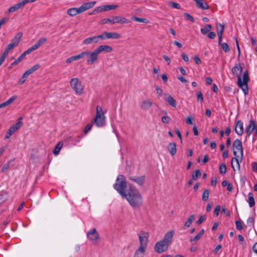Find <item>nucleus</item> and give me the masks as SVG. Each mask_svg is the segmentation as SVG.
I'll return each mask as SVG.
<instances>
[{"instance_id": "1", "label": "nucleus", "mask_w": 257, "mask_h": 257, "mask_svg": "<svg viewBox=\"0 0 257 257\" xmlns=\"http://www.w3.org/2000/svg\"><path fill=\"white\" fill-rule=\"evenodd\" d=\"M233 74L236 75L237 78V85L238 87L242 89L245 95L247 94L248 92L247 83L249 80L247 71H245L243 73L242 81L241 74L242 72V66L240 64H236L231 69Z\"/></svg>"}, {"instance_id": "2", "label": "nucleus", "mask_w": 257, "mask_h": 257, "mask_svg": "<svg viewBox=\"0 0 257 257\" xmlns=\"http://www.w3.org/2000/svg\"><path fill=\"white\" fill-rule=\"evenodd\" d=\"M122 198L126 199L133 207L139 208L143 203V198L141 194L135 187L132 185L129 186V188L126 190L125 196H123Z\"/></svg>"}, {"instance_id": "3", "label": "nucleus", "mask_w": 257, "mask_h": 257, "mask_svg": "<svg viewBox=\"0 0 257 257\" xmlns=\"http://www.w3.org/2000/svg\"><path fill=\"white\" fill-rule=\"evenodd\" d=\"M174 231L171 230L168 231L164 235L163 239L156 242L154 249L156 252L162 253L166 251L172 241Z\"/></svg>"}, {"instance_id": "4", "label": "nucleus", "mask_w": 257, "mask_h": 257, "mask_svg": "<svg viewBox=\"0 0 257 257\" xmlns=\"http://www.w3.org/2000/svg\"><path fill=\"white\" fill-rule=\"evenodd\" d=\"M105 119L106 117L102 108L97 105L96 108L95 115L92 120V123H94L97 127H101L105 124Z\"/></svg>"}, {"instance_id": "5", "label": "nucleus", "mask_w": 257, "mask_h": 257, "mask_svg": "<svg viewBox=\"0 0 257 257\" xmlns=\"http://www.w3.org/2000/svg\"><path fill=\"white\" fill-rule=\"evenodd\" d=\"M113 187L122 197L125 196V194L126 193V191L125 190L126 188V182L125 181V178L123 175L118 176L116 183L114 184Z\"/></svg>"}, {"instance_id": "6", "label": "nucleus", "mask_w": 257, "mask_h": 257, "mask_svg": "<svg viewBox=\"0 0 257 257\" xmlns=\"http://www.w3.org/2000/svg\"><path fill=\"white\" fill-rule=\"evenodd\" d=\"M130 21L126 18L121 16H114L111 18H104L101 20L99 24L104 25L107 23H110L111 24H114L116 23H119L121 24H128Z\"/></svg>"}, {"instance_id": "7", "label": "nucleus", "mask_w": 257, "mask_h": 257, "mask_svg": "<svg viewBox=\"0 0 257 257\" xmlns=\"http://www.w3.org/2000/svg\"><path fill=\"white\" fill-rule=\"evenodd\" d=\"M70 85L76 94L81 95L83 93L84 87L78 78H72L70 81Z\"/></svg>"}, {"instance_id": "8", "label": "nucleus", "mask_w": 257, "mask_h": 257, "mask_svg": "<svg viewBox=\"0 0 257 257\" xmlns=\"http://www.w3.org/2000/svg\"><path fill=\"white\" fill-rule=\"evenodd\" d=\"M232 147L234 156L236 157H239V156L237 155V153H239L240 156V159H241L243 156V150L241 141L239 139L235 140L233 143Z\"/></svg>"}, {"instance_id": "9", "label": "nucleus", "mask_w": 257, "mask_h": 257, "mask_svg": "<svg viewBox=\"0 0 257 257\" xmlns=\"http://www.w3.org/2000/svg\"><path fill=\"white\" fill-rule=\"evenodd\" d=\"M138 236L140 243L139 247H142L147 248L149 242V233L146 231H141L139 232Z\"/></svg>"}, {"instance_id": "10", "label": "nucleus", "mask_w": 257, "mask_h": 257, "mask_svg": "<svg viewBox=\"0 0 257 257\" xmlns=\"http://www.w3.org/2000/svg\"><path fill=\"white\" fill-rule=\"evenodd\" d=\"M87 237L93 244H96L100 239L99 235L95 228L91 229L87 233Z\"/></svg>"}, {"instance_id": "11", "label": "nucleus", "mask_w": 257, "mask_h": 257, "mask_svg": "<svg viewBox=\"0 0 257 257\" xmlns=\"http://www.w3.org/2000/svg\"><path fill=\"white\" fill-rule=\"evenodd\" d=\"M87 55H89L88 59L87 60V63L89 65L93 64L98 58L99 53L95 49L93 51H87Z\"/></svg>"}, {"instance_id": "12", "label": "nucleus", "mask_w": 257, "mask_h": 257, "mask_svg": "<svg viewBox=\"0 0 257 257\" xmlns=\"http://www.w3.org/2000/svg\"><path fill=\"white\" fill-rule=\"evenodd\" d=\"M256 125L254 120L251 119L249 121V124L245 128V133L247 137H249L251 133L256 128Z\"/></svg>"}, {"instance_id": "13", "label": "nucleus", "mask_w": 257, "mask_h": 257, "mask_svg": "<svg viewBox=\"0 0 257 257\" xmlns=\"http://www.w3.org/2000/svg\"><path fill=\"white\" fill-rule=\"evenodd\" d=\"M96 1H92L83 3L80 7L81 13L93 8L96 4Z\"/></svg>"}, {"instance_id": "14", "label": "nucleus", "mask_w": 257, "mask_h": 257, "mask_svg": "<svg viewBox=\"0 0 257 257\" xmlns=\"http://www.w3.org/2000/svg\"><path fill=\"white\" fill-rule=\"evenodd\" d=\"M235 132L238 136H241L243 133V122L241 120H237L235 123Z\"/></svg>"}, {"instance_id": "15", "label": "nucleus", "mask_w": 257, "mask_h": 257, "mask_svg": "<svg viewBox=\"0 0 257 257\" xmlns=\"http://www.w3.org/2000/svg\"><path fill=\"white\" fill-rule=\"evenodd\" d=\"M196 6L202 10H206L209 9V5L205 0H194Z\"/></svg>"}, {"instance_id": "16", "label": "nucleus", "mask_w": 257, "mask_h": 257, "mask_svg": "<svg viewBox=\"0 0 257 257\" xmlns=\"http://www.w3.org/2000/svg\"><path fill=\"white\" fill-rule=\"evenodd\" d=\"M153 106V102L151 100H143L140 105L141 108L144 111L148 110Z\"/></svg>"}, {"instance_id": "17", "label": "nucleus", "mask_w": 257, "mask_h": 257, "mask_svg": "<svg viewBox=\"0 0 257 257\" xmlns=\"http://www.w3.org/2000/svg\"><path fill=\"white\" fill-rule=\"evenodd\" d=\"M129 179L136 182L138 185L140 186H142L145 180V176H141L140 177L137 176H130L129 177Z\"/></svg>"}, {"instance_id": "18", "label": "nucleus", "mask_w": 257, "mask_h": 257, "mask_svg": "<svg viewBox=\"0 0 257 257\" xmlns=\"http://www.w3.org/2000/svg\"><path fill=\"white\" fill-rule=\"evenodd\" d=\"M96 50L100 54L103 51L107 53L111 52L113 50V49L111 46L108 45H100L96 48Z\"/></svg>"}, {"instance_id": "19", "label": "nucleus", "mask_w": 257, "mask_h": 257, "mask_svg": "<svg viewBox=\"0 0 257 257\" xmlns=\"http://www.w3.org/2000/svg\"><path fill=\"white\" fill-rule=\"evenodd\" d=\"M147 248L139 247L135 252L134 257H144Z\"/></svg>"}, {"instance_id": "20", "label": "nucleus", "mask_w": 257, "mask_h": 257, "mask_svg": "<svg viewBox=\"0 0 257 257\" xmlns=\"http://www.w3.org/2000/svg\"><path fill=\"white\" fill-rule=\"evenodd\" d=\"M67 13L70 16L73 17L81 13V12L79 8H72L67 10Z\"/></svg>"}, {"instance_id": "21", "label": "nucleus", "mask_w": 257, "mask_h": 257, "mask_svg": "<svg viewBox=\"0 0 257 257\" xmlns=\"http://www.w3.org/2000/svg\"><path fill=\"white\" fill-rule=\"evenodd\" d=\"M164 100L167 102L172 107L174 108L176 107L177 102L171 95H168L166 97L164 98Z\"/></svg>"}, {"instance_id": "22", "label": "nucleus", "mask_w": 257, "mask_h": 257, "mask_svg": "<svg viewBox=\"0 0 257 257\" xmlns=\"http://www.w3.org/2000/svg\"><path fill=\"white\" fill-rule=\"evenodd\" d=\"M106 39H118L121 37L120 34L116 32H106Z\"/></svg>"}, {"instance_id": "23", "label": "nucleus", "mask_w": 257, "mask_h": 257, "mask_svg": "<svg viewBox=\"0 0 257 257\" xmlns=\"http://www.w3.org/2000/svg\"><path fill=\"white\" fill-rule=\"evenodd\" d=\"M167 149L170 154L174 156L176 153V145L174 143H170L168 146Z\"/></svg>"}, {"instance_id": "24", "label": "nucleus", "mask_w": 257, "mask_h": 257, "mask_svg": "<svg viewBox=\"0 0 257 257\" xmlns=\"http://www.w3.org/2000/svg\"><path fill=\"white\" fill-rule=\"evenodd\" d=\"M237 158V157H236L233 158L231 161V166L234 171H235V169H237L238 170L240 169L239 159Z\"/></svg>"}, {"instance_id": "25", "label": "nucleus", "mask_w": 257, "mask_h": 257, "mask_svg": "<svg viewBox=\"0 0 257 257\" xmlns=\"http://www.w3.org/2000/svg\"><path fill=\"white\" fill-rule=\"evenodd\" d=\"M47 41V38H42L40 39L37 42L32 46V48L34 49V50L38 49L42 45L44 44Z\"/></svg>"}, {"instance_id": "26", "label": "nucleus", "mask_w": 257, "mask_h": 257, "mask_svg": "<svg viewBox=\"0 0 257 257\" xmlns=\"http://www.w3.org/2000/svg\"><path fill=\"white\" fill-rule=\"evenodd\" d=\"M47 41V38H42L40 39L37 42L32 46V48L34 49V50L38 49L42 45L44 44Z\"/></svg>"}, {"instance_id": "27", "label": "nucleus", "mask_w": 257, "mask_h": 257, "mask_svg": "<svg viewBox=\"0 0 257 257\" xmlns=\"http://www.w3.org/2000/svg\"><path fill=\"white\" fill-rule=\"evenodd\" d=\"M97 43V42L95 36L87 38L83 41V44L84 45H88Z\"/></svg>"}, {"instance_id": "28", "label": "nucleus", "mask_w": 257, "mask_h": 257, "mask_svg": "<svg viewBox=\"0 0 257 257\" xmlns=\"http://www.w3.org/2000/svg\"><path fill=\"white\" fill-rule=\"evenodd\" d=\"M248 199L247 202L248 203L249 206L252 207L255 205V200L252 193L249 192L248 194Z\"/></svg>"}, {"instance_id": "29", "label": "nucleus", "mask_w": 257, "mask_h": 257, "mask_svg": "<svg viewBox=\"0 0 257 257\" xmlns=\"http://www.w3.org/2000/svg\"><path fill=\"white\" fill-rule=\"evenodd\" d=\"M17 98H18L17 96L13 95L12 97L10 98L6 101L2 103V104L4 107H5L10 105L11 104H12L16 99H17Z\"/></svg>"}, {"instance_id": "30", "label": "nucleus", "mask_w": 257, "mask_h": 257, "mask_svg": "<svg viewBox=\"0 0 257 257\" xmlns=\"http://www.w3.org/2000/svg\"><path fill=\"white\" fill-rule=\"evenodd\" d=\"M17 98H18L17 96L13 95L12 97L10 98L6 101L2 103V104L4 107H5L10 105L11 104H12L16 99H17Z\"/></svg>"}, {"instance_id": "31", "label": "nucleus", "mask_w": 257, "mask_h": 257, "mask_svg": "<svg viewBox=\"0 0 257 257\" xmlns=\"http://www.w3.org/2000/svg\"><path fill=\"white\" fill-rule=\"evenodd\" d=\"M14 161L15 159L9 161L6 164L4 165L1 170V172L3 173H7L10 166L13 165L12 164Z\"/></svg>"}, {"instance_id": "32", "label": "nucleus", "mask_w": 257, "mask_h": 257, "mask_svg": "<svg viewBox=\"0 0 257 257\" xmlns=\"http://www.w3.org/2000/svg\"><path fill=\"white\" fill-rule=\"evenodd\" d=\"M63 146V143L61 142H59L57 143V144L56 145L54 150H53V154L55 156H57L62 148V147Z\"/></svg>"}, {"instance_id": "33", "label": "nucleus", "mask_w": 257, "mask_h": 257, "mask_svg": "<svg viewBox=\"0 0 257 257\" xmlns=\"http://www.w3.org/2000/svg\"><path fill=\"white\" fill-rule=\"evenodd\" d=\"M40 66L39 64L35 65L26 71L25 72L29 76L31 74L34 73L35 71L37 70L40 68Z\"/></svg>"}, {"instance_id": "34", "label": "nucleus", "mask_w": 257, "mask_h": 257, "mask_svg": "<svg viewBox=\"0 0 257 257\" xmlns=\"http://www.w3.org/2000/svg\"><path fill=\"white\" fill-rule=\"evenodd\" d=\"M195 219V215L192 214L188 217L187 220L185 222L184 226L186 228H188L190 226L192 222Z\"/></svg>"}, {"instance_id": "35", "label": "nucleus", "mask_w": 257, "mask_h": 257, "mask_svg": "<svg viewBox=\"0 0 257 257\" xmlns=\"http://www.w3.org/2000/svg\"><path fill=\"white\" fill-rule=\"evenodd\" d=\"M204 229H201L198 233H197V234L193 238H191L190 239V241L191 242H193V241H195V242H197L199 239H200V238H201V237L202 236V235L204 234Z\"/></svg>"}, {"instance_id": "36", "label": "nucleus", "mask_w": 257, "mask_h": 257, "mask_svg": "<svg viewBox=\"0 0 257 257\" xmlns=\"http://www.w3.org/2000/svg\"><path fill=\"white\" fill-rule=\"evenodd\" d=\"M23 7L21 3H19L15 5L10 7L9 9V13H13L19 9H20L21 8Z\"/></svg>"}, {"instance_id": "37", "label": "nucleus", "mask_w": 257, "mask_h": 257, "mask_svg": "<svg viewBox=\"0 0 257 257\" xmlns=\"http://www.w3.org/2000/svg\"><path fill=\"white\" fill-rule=\"evenodd\" d=\"M212 26L210 24L206 25L203 28H201L200 31L203 35L206 34L211 31Z\"/></svg>"}, {"instance_id": "38", "label": "nucleus", "mask_w": 257, "mask_h": 257, "mask_svg": "<svg viewBox=\"0 0 257 257\" xmlns=\"http://www.w3.org/2000/svg\"><path fill=\"white\" fill-rule=\"evenodd\" d=\"M22 35L23 33L22 32L17 33L13 39L12 42H14L15 44H17V46H18L20 42V40L22 37Z\"/></svg>"}, {"instance_id": "39", "label": "nucleus", "mask_w": 257, "mask_h": 257, "mask_svg": "<svg viewBox=\"0 0 257 257\" xmlns=\"http://www.w3.org/2000/svg\"><path fill=\"white\" fill-rule=\"evenodd\" d=\"M24 59L23 57L20 55L17 59L15 60L8 67L9 69H11L14 66L18 65L21 61Z\"/></svg>"}, {"instance_id": "40", "label": "nucleus", "mask_w": 257, "mask_h": 257, "mask_svg": "<svg viewBox=\"0 0 257 257\" xmlns=\"http://www.w3.org/2000/svg\"><path fill=\"white\" fill-rule=\"evenodd\" d=\"M104 11H108L109 10H114L118 7L117 5H106L103 6Z\"/></svg>"}, {"instance_id": "41", "label": "nucleus", "mask_w": 257, "mask_h": 257, "mask_svg": "<svg viewBox=\"0 0 257 257\" xmlns=\"http://www.w3.org/2000/svg\"><path fill=\"white\" fill-rule=\"evenodd\" d=\"M16 131L11 126L8 130L5 139H9Z\"/></svg>"}, {"instance_id": "42", "label": "nucleus", "mask_w": 257, "mask_h": 257, "mask_svg": "<svg viewBox=\"0 0 257 257\" xmlns=\"http://www.w3.org/2000/svg\"><path fill=\"white\" fill-rule=\"evenodd\" d=\"M217 33V34H223L224 30V25L221 24H217L216 25Z\"/></svg>"}, {"instance_id": "43", "label": "nucleus", "mask_w": 257, "mask_h": 257, "mask_svg": "<svg viewBox=\"0 0 257 257\" xmlns=\"http://www.w3.org/2000/svg\"><path fill=\"white\" fill-rule=\"evenodd\" d=\"M201 176V173L199 170H196L192 175V178L194 180H196Z\"/></svg>"}, {"instance_id": "44", "label": "nucleus", "mask_w": 257, "mask_h": 257, "mask_svg": "<svg viewBox=\"0 0 257 257\" xmlns=\"http://www.w3.org/2000/svg\"><path fill=\"white\" fill-rule=\"evenodd\" d=\"M247 226L254 227V218L248 217L246 221Z\"/></svg>"}, {"instance_id": "45", "label": "nucleus", "mask_w": 257, "mask_h": 257, "mask_svg": "<svg viewBox=\"0 0 257 257\" xmlns=\"http://www.w3.org/2000/svg\"><path fill=\"white\" fill-rule=\"evenodd\" d=\"M209 195V191L208 189H205L202 194V198L204 201H206L208 200Z\"/></svg>"}, {"instance_id": "46", "label": "nucleus", "mask_w": 257, "mask_h": 257, "mask_svg": "<svg viewBox=\"0 0 257 257\" xmlns=\"http://www.w3.org/2000/svg\"><path fill=\"white\" fill-rule=\"evenodd\" d=\"M87 56V51H83L80 53L79 54L75 56H73L75 59V60H79L82 58H84L85 56Z\"/></svg>"}, {"instance_id": "47", "label": "nucleus", "mask_w": 257, "mask_h": 257, "mask_svg": "<svg viewBox=\"0 0 257 257\" xmlns=\"http://www.w3.org/2000/svg\"><path fill=\"white\" fill-rule=\"evenodd\" d=\"M22 117H20L17 123L12 126L16 131L22 125Z\"/></svg>"}, {"instance_id": "48", "label": "nucleus", "mask_w": 257, "mask_h": 257, "mask_svg": "<svg viewBox=\"0 0 257 257\" xmlns=\"http://www.w3.org/2000/svg\"><path fill=\"white\" fill-rule=\"evenodd\" d=\"M97 43L101 40H106V32H103L101 35L95 36Z\"/></svg>"}, {"instance_id": "49", "label": "nucleus", "mask_w": 257, "mask_h": 257, "mask_svg": "<svg viewBox=\"0 0 257 257\" xmlns=\"http://www.w3.org/2000/svg\"><path fill=\"white\" fill-rule=\"evenodd\" d=\"M219 45L221 46V47L222 49L224 51L225 53L228 52L230 50L229 47L228 45L226 43H223Z\"/></svg>"}, {"instance_id": "50", "label": "nucleus", "mask_w": 257, "mask_h": 257, "mask_svg": "<svg viewBox=\"0 0 257 257\" xmlns=\"http://www.w3.org/2000/svg\"><path fill=\"white\" fill-rule=\"evenodd\" d=\"M28 76H29L25 72H24L21 78H20L19 83L20 84H24L26 81V79Z\"/></svg>"}, {"instance_id": "51", "label": "nucleus", "mask_w": 257, "mask_h": 257, "mask_svg": "<svg viewBox=\"0 0 257 257\" xmlns=\"http://www.w3.org/2000/svg\"><path fill=\"white\" fill-rule=\"evenodd\" d=\"M219 172L221 174H225L226 172V166L225 164H222L219 166Z\"/></svg>"}, {"instance_id": "52", "label": "nucleus", "mask_w": 257, "mask_h": 257, "mask_svg": "<svg viewBox=\"0 0 257 257\" xmlns=\"http://www.w3.org/2000/svg\"><path fill=\"white\" fill-rule=\"evenodd\" d=\"M132 19L137 22L144 23H146L147 22V20L146 19L140 18H138L137 17H133L132 18Z\"/></svg>"}, {"instance_id": "53", "label": "nucleus", "mask_w": 257, "mask_h": 257, "mask_svg": "<svg viewBox=\"0 0 257 257\" xmlns=\"http://www.w3.org/2000/svg\"><path fill=\"white\" fill-rule=\"evenodd\" d=\"M34 51V49L32 48V47H31L28 49H27L26 51H25L23 54H22L21 55L23 57V58L24 59L25 56L27 55H28L30 54L32 52Z\"/></svg>"}, {"instance_id": "54", "label": "nucleus", "mask_w": 257, "mask_h": 257, "mask_svg": "<svg viewBox=\"0 0 257 257\" xmlns=\"http://www.w3.org/2000/svg\"><path fill=\"white\" fill-rule=\"evenodd\" d=\"M186 122L188 124H193L195 122V120L192 116H188L186 118Z\"/></svg>"}, {"instance_id": "55", "label": "nucleus", "mask_w": 257, "mask_h": 257, "mask_svg": "<svg viewBox=\"0 0 257 257\" xmlns=\"http://www.w3.org/2000/svg\"><path fill=\"white\" fill-rule=\"evenodd\" d=\"M169 5L172 8L177 9H180L181 8L180 5L179 4L175 3V2H170L169 3Z\"/></svg>"}, {"instance_id": "56", "label": "nucleus", "mask_w": 257, "mask_h": 257, "mask_svg": "<svg viewBox=\"0 0 257 257\" xmlns=\"http://www.w3.org/2000/svg\"><path fill=\"white\" fill-rule=\"evenodd\" d=\"M171 118L168 116H163L162 117V121L163 123L168 124L171 121Z\"/></svg>"}, {"instance_id": "57", "label": "nucleus", "mask_w": 257, "mask_h": 257, "mask_svg": "<svg viewBox=\"0 0 257 257\" xmlns=\"http://www.w3.org/2000/svg\"><path fill=\"white\" fill-rule=\"evenodd\" d=\"M235 223V225H236V228L237 230H240L242 229L243 226H242L241 221L236 220Z\"/></svg>"}, {"instance_id": "58", "label": "nucleus", "mask_w": 257, "mask_h": 257, "mask_svg": "<svg viewBox=\"0 0 257 257\" xmlns=\"http://www.w3.org/2000/svg\"><path fill=\"white\" fill-rule=\"evenodd\" d=\"M184 15L186 19L188 20H189L193 23L195 22L194 18L188 13H184Z\"/></svg>"}, {"instance_id": "59", "label": "nucleus", "mask_w": 257, "mask_h": 257, "mask_svg": "<svg viewBox=\"0 0 257 257\" xmlns=\"http://www.w3.org/2000/svg\"><path fill=\"white\" fill-rule=\"evenodd\" d=\"M196 95H197V100L198 101H200L201 102H202L203 100V95H202V94L201 93V91H198L196 92Z\"/></svg>"}, {"instance_id": "60", "label": "nucleus", "mask_w": 257, "mask_h": 257, "mask_svg": "<svg viewBox=\"0 0 257 257\" xmlns=\"http://www.w3.org/2000/svg\"><path fill=\"white\" fill-rule=\"evenodd\" d=\"M92 126V122L91 123L88 124L85 127L84 130V133L85 134H87L91 130Z\"/></svg>"}, {"instance_id": "61", "label": "nucleus", "mask_w": 257, "mask_h": 257, "mask_svg": "<svg viewBox=\"0 0 257 257\" xmlns=\"http://www.w3.org/2000/svg\"><path fill=\"white\" fill-rule=\"evenodd\" d=\"M220 210V205H217L214 210V214L216 216H218L219 215V211Z\"/></svg>"}, {"instance_id": "62", "label": "nucleus", "mask_w": 257, "mask_h": 257, "mask_svg": "<svg viewBox=\"0 0 257 257\" xmlns=\"http://www.w3.org/2000/svg\"><path fill=\"white\" fill-rule=\"evenodd\" d=\"M206 217L205 215H201L199 219L197 221V224H200L202 223L203 221H204L206 219Z\"/></svg>"}, {"instance_id": "63", "label": "nucleus", "mask_w": 257, "mask_h": 257, "mask_svg": "<svg viewBox=\"0 0 257 257\" xmlns=\"http://www.w3.org/2000/svg\"><path fill=\"white\" fill-rule=\"evenodd\" d=\"M94 10L96 14H97L98 13L101 12H104L103 6H100V7H97L95 8Z\"/></svg>"}, {"instance_id": "64", "label": "nucleus", "mask_w": 257, "mask_h": 257, "mask_svg": "<svg viewBox=\"0 0 257 257\" xmlns=\"http://www.w3.org/2000/svg\"><path fill=\"white\" fill-rule=\"evenodd\" d=\"M252 166V170L253 171L257 172V163L253 162L251 164Z\"/></svg>"}]
</instances>
